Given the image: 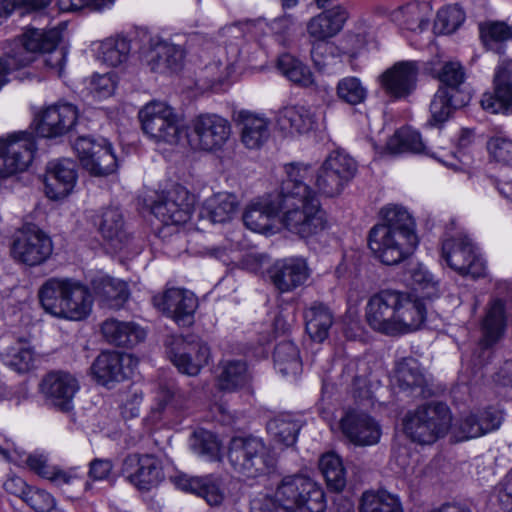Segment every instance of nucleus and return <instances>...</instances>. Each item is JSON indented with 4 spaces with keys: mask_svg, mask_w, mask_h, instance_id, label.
<instances>
[{
    "mask_svg": "<svg viewBox=\"0 0 512 512\" xmlns=\"http://www.w3.org/2000/svg\"><path fill=\"white\" fill-rule=\"evenodd\" d=\"M382 223L375 225V228L389 229L393 233L406 236H417L415 221L410 213L402 206L388 205L381 209Z\"/></svg>",
    "mask_w": 512,
    "mask_h": 512,
    "instance_id": "c03bdc74",
    "label": "nucleus"
},
{
    "mask_svg": "<svg viewBox=\"0 0 512 512\" xmlns=\"http://www.w3.org/2000/svg\"><path fill=\"white\" fill-rule=\"evenodd\" d=\"M336 94L342 102L349 105H358L365 101L367 89L359 78L348 76L339 80L336 87Z\"/></svg>",
    "mask_w": 512,
    "mask_h": 512,
    "instance_id": "052dcab7",
    "label": "nucleus"
},
{
    "mask_svg": "<svg viewBox=\"0 0 512 512\" xmlns=\"http://www.w3.org/2000/svg\"><path fill=\"white\" fill-rule=\"evenodd\" d=\"M481 106L492 114H512L511 63L504 62L496 67L493 77V92L483 94Z\"/></svg>",
    "mask_w": 512,
    "mask_h": 512,
    "instance_id": "b1692460",
    "label": "nucleus"
},
{
    "mask_svg": "<svg viewBox=\"0 0 512 512\" xmlns=\"http://www.w3.org/2000/svg\"><path fill=\"white\" fill-rule=\"evenodd\" d=\"M228 461L238 474L256 478L274 471L276 457L257 437H234L228 449Z\"/></svg>",
    "mask_w": 512,
    "mask_h": 512,
    "instance_id": "39448f33",
    "label": "nucleus"
},
{
    "mask_svg": "<svg viewBox=\"0 0 512 512\" xmlns=\"http://www.w3.org/2000/svg\"><path fill=\"white\" fill-rule=\"evenodd\" d=\"M238 208L239 202L234 194L219 192L204 201L201 215L212 223L223 224L235 217Z\"/></svg>",
    "mask_w": 512,
    "mask_h": 512,
    "instance_id": "e433bc0d",
    "label": "nucleus"
},
{
    "mask_svg": "<svg viewBox=\"0 0 512 512\" xmlns=\"http://www.w3.org/2000/svg\"><path fill=\"white\" fill-rule=\"evenodd\" d=\"M386 148L393 155L406 152L426 153L420 134L408 128L396 131L387 141Z\"/></svg>",
    "mask_w": 512,
    "mask_h": 512,
    "instance_id": "603ef678",
    "label": "nucleus"
},
{
    "mask_svg": "<svg viewBox=\"0 0 512 512\" xmlns=\"http://www.w3.org/2000/svg\"><path fill=\"white\" fill-rule=\"evenodd\" d=\"M77 180L76 163L70 159L51 161L45 175L47 197L58 200L66 197L74 188Z\"/></svg>",
    "mask_w": 512,
    "mask_h": 512,
    "instance_id": "a878e982",
    "label": "nucleus"
},
{
    "mask_svg": "<svg viewBox=\"0 0 512 512\" xmlns=\"http://www.w3.org/2000/svg\"><path fill=\"white\" fill-rule=\"evenodd\" d=\"M118 84L115 73L94 74L90 80V90L99 99L112 96Z\"/></svg>",
    "mask_w": 512,
    "mask_h": 512,
    "instance_id": "338daca9",
    "label": "nucleus"
},
{
    "mask_svg": "<svg viewBox=\"0 0 512 512\" xmlns=\"http://www.w3.org/2000/svg\"><path fill=\"white\" fill-rule=\"evenodd\" d=\"M506 327L505 303L500 298H493L488 303L485 316L481 322V344L485 348L495 345L504 336Z\"/></svg>",
    "mask_w": 512,
    "mask_h": 512,
    "instance_id": "7c9ffc66",
    "label": "nucleus"
},
{
    "mask_svg": "<svg viewBox=\"0 0 512 512\" xmlns=\"http://www.w3.org/2000/svg\"><path fill=\"white\" fill-rule=\"evenodd\" d=\"M90 160H86L83 166L91 175L107 176L117 169V160L112 151V146L107 141L97 150V154Z\"/></svg>",
    "mask_w": 512,
    "mask_h": 512,
    "instance_id": "6e6d98bb",
    "label": "nucleus"
},
{
    "mask_svg": "<svg viewBox=\"0 0 512 512\" xmlns=\"http://www.w3.org/2000/svg\"><path fill=\"white\" fill-rule=\"evenodd\" d=\"M419 243L418 236L393 233L389 229L373 227L368 245L373 254L385 265H396L411 256Z\"/></svg>",
    "mask_w": 512,
    "mask_h": 512,
    "instance_id": "9b49d317",
    "label": "nucleus"
},
{
    "mask_svg": "<svg viewBox=\"0 0 512 512\" xmlns=\"http://www.w3.org/2000/svg\"><path fill=\"white\" fill-rule=\"evenodd\" d=\"M452 424L450 408L442 402H430L409 410L402 420L403 431L413 442L421 445L443 438Z\"/></svg>",
    "mask_w": 512,
    "mask_h": 512,
    "instance_id": "7ed1b4c3",
    "label": "nucleus"
},
{
    "mask_svg": "<svg viewBox=\"0 0 512 512\" xmlns=\"http://www.w3.org/2000/svg\"><path fill=\"white\" fill-rule=\"evenodd\" d=\"M309 277L307 263L302 258H288L277 262L272 282L280 292H290L303 285Z\"/></svg>",
    "mask_w": 512,
    "mask_h": 512,
    "instance_id": "c85d7f7f",
    "label": "nucleus"
},
{
    "mask_svg": "<svg viewBox=\"0 0 512 512\" xmlns=\"http://www.w3.org/2000/svg\"><path fill=\"white\" fill-rule=\"evenodd\" d=\"M286 178L282 181L280 198L301 197L315 194L304 182L310 176L311 167L308 164L292 162L284 165Z\"/></svg>",
    "mask_w": 512,
    "mask_h": 512,
    "instance_id": "4c0bfd02",
    "label": "nucleus"
},
{
    "mask_svg": "<svg viewBox=\"0 0 512 512\" xmlns=\"http://www.w3.org/2000/svg\"><path fill=\"white\" fill-rule=\"evenodd\" d=\"M79 390V382L74 375L62 370H53L43 376L39 391L45 402L61 412L73 409V399Z\"/></svg>",
    "mask_w": 512,
    "mask_h": 512,
    "instance_id": "dca6fc26",
    "label": "nucleus"
},
{
    "mask_svg": "<svg viewBox=\"0 0 512 512\" xmlns=\"http://www.w3.org/2000/svg\"><path fill=\"white\" fill-rule=\"evenodd\" d=\"M340 428L345 438L358 447L375 445L381 437L379 423L362 411H348L340 420Z\"/></svg>",
    "mask_w": 512,
    "mask_h": 512,
    "instance_id": "4be33fe9",
    "label": "nucleus"
},
{
    "mask_svg": "<svg viewBox=\"0 0 512 512\" xmlns=\"http://www.w3.org/2000/svg\"><path fill=\"white\" fill-rule=\"evenodd\" d=\"M282 225L301 239H310L328 228L326 212L316 194L282 198Z\"/></svg>",
    "mask_w": 512,
    "mask_h": 512,
    "instance_id": "20e7f679",
    "label": "nucleus"
},
{
    "mask_svg": "<svg viewBox=\"0 0 512 512\" xmlns=\"http://www.w3.org/2000/svg\"><path fill=\"white\" fill-rule=\"evenodd\" d=\"M43 309L49 314L70 320H82L92 309L88 288L66 279H48L38 292Z\"/></svg>",
    "mask_w": 512,
    "mask_h": 512,
    "instance_id": "f03ea898",
    "label": "nucleus"
},
{
    "mask_svg": "<svg viewBox=\"0 0 512 512\" xmlns=\"http://www.w3.org/2000/svg\"><path fill=\"white\" fill-rule=\"evenodd\" d=\"M5 365L18 373L28 372L33 364V352L21 343L9 347L3 354Z\"/></svg>",
    "mask_w": 512,
    "mask_h": 512,
    "instance_id": "680f3d73",
    "label": "nucleus"
},
{
    "mask_svg": "<svg viewBox=\"0 0 512 512\" xmlns=\"http://www.w3.org/2000/svg\"><path fill=\"white\" fill-rule=\"evenodd\" d=\"M152 302L158 310L172 318L179 326L187 327L193 324L198 301L192 292L171 288L161 295H155Z\"/></svg>",
    "mask_w": 512,
    "mask_h": 512,
    "instance_id": "412c9836",
    "label": "nucleus"
},
{
    "mask_svg": "<svg viewBox=\"0 0 512 512\" xmlns=\"http://www.w3.org/2000/svg\"><path fill=\"white\" fill-rule=\"evenodd\" d=\"M190 447L194 453L213 461L219 458L220 442L217 437L205 429L196 430L190 438Z\"/></svg>",
    "mask_w": 512,
    "mask_h": 512,
    "instance_id": "13d9d810",
    "label": "nucleus"
},
{
    "mask_svg": "<svg viewBox=\"0 0 512 512\" xmlns=\"http://www.w3.org/2000/svg\"><path fill=\"white\" fill-rule=\"evenodd\" d=\"M360 512H403V510L396 496L379 491L363 493Z\"/></svg>",
    "mask_w": 512,
    "mask_h": 512,
    "instance_id": "5fc2aeb1",
    "label": "nucleus"
},
{
    "mask_svg": "<svg viewBox=\"0 0 512 512\" xmlns=\"http://www.w3.org/2000/svg\"><path fill=\"white\" fill-rule=\"evenodd\" d=\"M426 314V306L418 297L391 289L382 290L371 296L365 307L368 325L386 335L418 330L425 322Z\"/></svg>",
    "mask_w": 512,
    "mask_h": 512,
    "instance_id": "f257e3e1",
    "label": "nucleus"
},
{
    "mask_svg": "<svg viewBox=\"0 0 512 512\" xmlns=\"http://www.w3.org/2000/svg\"><path fill=\"white\" fill-rule=\"evenodd\" d=\"M276 124L286 134H305L314 129L316 117L305 106H287L278 111Z\"/></svg>",
    "mask_w": 512,
    "mask_h": 512,
    "instance_id": "72a5a7b5",
    "label": "nucleus"
},
{
    "mask_svg": "<svg viewBox=\"0 0 512 512\" xmlns=\"http://www.w3.org/2000/svg\"><path fill=\"white\" fill-rule=\"evenodd\" d=\"M166 345L170 361L179 372L189 376L198 375L211 358L210 347L196 335L171 336Z\"/></svg>",
    "mask_w": 512,
    "mask_h": 512,
    "instance_id": "6e6552de",
    "label": "nucleus"
},
{
    "mask_svg": "<svg viewBox=\"0 0 512 512\" xmlns=\"http://www.w3.org/2000/svg\"><path fill=\"white\" fill-rule=\"evenodd\" d=\"M61 37V30L58 28L48 31L30 29L21 38L9 41L5 54L15 61L16 66L25 67L34 60L35 53L53 50Z\"/></svg>",
    "mask_w": 512,
    "mask_h": 512,
    "instance_id": "ddd939ff",
    "label": "nucleus"
},
{
    "mask_svg": "<svg viewBox=\"0 0 512 512\" xmlns=\"http://www.w3.org/2000/svg\"><path fill=\"white\" fill-rule=\"evenodd\" d=\"M438 79L443 84L439 88H446L450 93L456 94L459 97L469 95L461 89L466 79V73L460 62H446L438 72Z\"/></svg>",
    "mask_w": 512,
    "mask_h": 512,
    "instance_id": "4d7b16f0",
    "label": "nucleus"
},
{
    "mask_svg": "<svg viewBox=\"0 0 512 512\" xmlns=\"http://www.w3.org/2000/svg\"><path fill=\"white\" fill-rule=\"evenodd\" d=\"M190 142L201 151L217 152L224 148L231 137L230 122L215 113H202L191 120Z\"/></svg>",
    "mask_w": 512,
    "mask_h": 512,
    "instance_id": "9d476101",
    "label": "nucleus"
},
{
    "mask_svg": "<svg viewBox=\"0 0 512 512\" xmlns=\"http://www.w3.org/2000/svg\"><path fill=\"white\" fill-rule=\"evenodd\" d=\"M171 480L177 488L202 497L210 506H220L226 498L221 479L213 475L189 476L178 474L173 476Z\"/></svg>",
    "mask_w": 512,
    "mask_h": 512,
    "instance_id": "393cba45",
    "label": "nucleus"
},
{
    "mask_svg": "<svg viewBox=\"0 0 512 512\" xmlns=\"http://www.w3.org/2000/svg\"><path fill=\"white\" fill-rule=\"evenodd\" d=\"M142 130L156 142L176 144L181 137V121L174 108L161 101H151L138 113Z\"/></svg>",
    "mask_w": 512,
    "mask_h": 512,
    "instance_id": "0eeeda50",
    "label": "nucleus"
},
{
    "mask_svg": "<svg viewBox=\"0 0 512 512\" xmlns=\"http://www.w3.org/2000/svg\"><path fill=\"white\" fill-rule=\"evenodd\" d=\"M282 198L279 196L262 198L247 206L243 222L251 231L268 234L273 230V220L281 212Z\"/></svg>",
    "mask_w": 512,
    "mask_h": 512,
    "instance_id": "bb28decb",
    "label": "nucleus"
},
{
    "mask_svg": "<svg viewBox=\"0 0 512 512\" xmlns=\"http://www.w3.org/2000/svg\"><path fill=\"white\" fill-rule=\"evenodd\" d=\"M186 400L185 394L174 384H160L155 404L151 408V417L154 421L170 419L184 407Z\"/></svg>",
    "mask_w": 512,
    "mask_h": 512,
    "instance_id": "c9c22d12",
    "label": "nucleus"
},
{
    "mask_svg": "<svg viewBox=\"0 0 512 512\" xmlns=\"http://www.w3.org/2000/svg\"><path fill=\"white\" fill-rule=\"evenodd\" d=\"M480 38L487 49L499 52L500 45L512 38V28L504 22L480 24Z\"/></svg>",
    "mask_w": 512,
    "mask_h": 512,
    "instance_id": "bf43d9fd",
    "label": "nucleus"
},
{
    "mask_svg": "<svg viewBox=\"0 0 512 512\" xmlns=\"http://www.w3.org/2000/svg\"><path fill=\"white\" fill-rule=\"evenodd\" d=\"M309 477L303 475L285 476L278 484L275 497L280 505L288 512H297L299 500L303 499V492L306 493L309 487L306 484Z\"/></svg>",
    "mask_w": 512,
    "mask_h": 512,
    "instance_id": "79ce46f5",
    "label": "nucleus"
},
{
    "mask_svg": "<svg viewBox=\"0 0 512 512\" xmlns=\"http://www.w3.org/2000/svg\"><path fill=\"white\" fill-rule=\"evenodd\" d=\"M103 337L119 347H133L145 339V331L134 322L106 319L101 325Z\"/></svg>",
    "mask_w": 512,
    "mask_h": 512,
    "instance_id": "473e14b6",
    "label": "nucleus"
},
{
    "mask_svg": "<svg viewBox=\"0 0 512 512\" xmlns=\"http://www.w3.org/2000/svg\"><path fill=\"white\" fill-rule=\"evenodd\" d=\"M35 141L30 133L18 132L0 141V178L24 172L33 160Z\"/></svg>",
    "mask_w": 512,
    "mask_h": 512,
    "instance_id": "4468645a",
    "label": "nucleus"
},
{
    "mask_svg": "<svg viewBox=\"0 0 512 512\" xmlns=\"http://www.w3.org/2000/svg\"><path fill=\"white\" fill-rule=\"evenodd\" d=\"M465 20V14L458 5L440 9L436 17V25L444 33L454 32Z\"/></svg>",
    "mask_w": 512,
    "mask_h": 512,
    "instance_id": "69168bd1",
    "label": "nucleus"
},
{
    "mask_svg": "<svg viewBox=\"0 0 512 512\" xmlns=\"http://www.w3.org/2000/svg\"><path fill=\"white\" fill-rule=\"evenodd\" d=\"M306 487H309L303 492V499L299 500L297 512H324L326 509V498L323 489L309 478Z\"/></svg>",
    "mask_w": 512,
    "mask_h": 512,
    "instance_id": "e2e57ef3",
    "label": "nucleus"
},
{
    "mask_svg": "<svg viewBox=\"0 0 512 512\" xmlns=\"http://www.w3.org/2000/svg\"><path fill=\"white\" fill-rule=\"evenodd\" d=\"M23 500L35 512H50L55 507V499L50 493L33 487L27 489Z\"/></svg>",
    "mask_w": 512,
    "mask_h": 512,
    "instance_id": "774afa93",
    "label": "nucleus"
},
{
    "mask_svg": "<svg viewBox=\"0 0 512 512\" xmlns=\"http://www.w3.org/2000/svg\"><path fill=\"white\" fill-rule=\"evenodd\" d=\"M349 17L344 7H331L311 17L306 24L309 40H327L337 36Z\"/></svg>",
    "mask_w": 512,
    "mask_h": 512,
    "instance_id": "cd10ccee",
    "label": "nucleus"
},
{
    "mask_svg": "<svg viewBox=\"0 0 512 512\" xmlns=\"http://www.w3.org/2000/svg\"><path fill=\"white\" fill-rule=\"evenodd\" d=\"M184 52L180 46L159 38H150L141 48V61L151 72L167 74L181 69Z\"/></svg>",
    "mask_w": 512,
    "mask_h": 512,
    "instance_id": "aec40b11",
    "label": "nucleus"
},
{
    "mask_svg": "<svg viewBox=\"0 0 512 512\" xmlns=\"http://www.w3.org/2000/svg\"><path fill=\"white\" fill-rule=\"evenodd\" d=\"M266 428L275 442L289 447L296 442L301 426L292 415L282 413L270 419Z\"/></svg>",
    "mask_w": 512,
    "mask_h": 512,
    "instance_id": "49530a36",
    "label": "nucleus"
},
{
    "mask_svg": "<svg viewBox=\"0 0 512 512\" xmlns=\"http://www.w3.org/2000/svg\"><path fill=\"white\" fill-rule=\"evenodd\" d=\"M122 474L138 490L149 491L164 478L161 461L150 454H130L125 457Z\"/></svg>",
    "mask_w": 512,
    "mask_h": 512,
    "instance_id": "a211bd4d",
    "label": "nucleus"
},
{
    "mask_svg": "<svg viewBox=\"0 0 512 512\" xmlns=\"http://www.w3.org/2000/svg\"><path fill=\"white\" fill-rule=\"evenodd\" d=\"M357 163L348 154L336 150L331 152L317 171L315 184L328 197L339 195L354 178Z\"/></svg>",
    "mask_w": 512,
    "mask_h": 512,
    "instance_id": "1a4fd4ad",
    "label": "nucleus"
},
{
    "mask_svg": "<svg viewBox=\"0 0 512 512\" xmlns=\"http://www.w3.org/2000/svg\"><path fill=\"white\" fill-rule=\"evenodd\" d=\"M9 252L16 263L35 267L42 265L51 257L53 242L38 226L25 224L14 232Z\"/></svg>",
    "mask_w": 512,
    "mask_h": 512,
    "instance_id": "423d86ee",
    "label": "nucleus"
},
{
    "mask_svg": "<svg viewBox=\"0 0 512 512\" xmlns=\"http://www.w3.org/2000/svg\"><path fill=\"white\" fill-rule=\"evenodd\" d=\"M469 100V95L459 97L450 93L446 88H439L430 103L431 119L429 124L439 125L444 123L451 116L454 109L465 106Z\"/></svg>",
    "mask_w": 512,
    "mask_h": 512,
    "instance_id": "a19ab883",
    "label": "nucleus"
},
{
    "mask_svg": "<svg viewBox=\"0 0 512 512\" xmlns=\"http://www.w3.org/2000/svg\"><path fill=\"white\" fill-rule=\"evenodd\" d=\"M407 281L412 289L421 293V298L432 299L439 294L438 282L434 276L421 263L411 264L407 272Z\"/></svg>",
    "mask_w": 512,
    "mask_h": 512,
    "instance_id": "de8ad7c7",
    "label": "nucleus"
},
{
    "mask_svg": "<svg viewBox=\"0 0 512 512\" xmlns=\"http://www.w3.org/2000/svg\"><path fill=\"white\" fill-rule=\"evenodd\" d=\"M306 331L312 340L323 342L334 323L330 308L322 302H313L304 311Z\"/></svg>",
    "mask_w": 512,
    "mask_h": 512,
    "instance_id": "58836bf2",
    "label": "nucleus"
},
{
    "mask_svg": "<svg viewBox=\"0 0 512 512\" xmlns=\"http://www.w3.org/2000/svg\"><path fill=\"white\" fill-rule=\"evenodd\" d=\"M442 257L451 269L463 276L479 278L485 274V263L472 240L459 235L443 241Z\"/></svg>",
    "mask_w": 512,
    "mask_h": 512,
    "instance_id": "f8f14e48",
    "label": "nucleus"
},
{
    "mask_svg": "<svg viewBox=\"0 0 512 512\" xmlns=\"http://www.w3.org/2000/svg\"><path fill=\"white\" fill-rule=\"evenodd\" d=\"M92 290L99 304L109 309H120L130 294L125 281L110 276L95 278Z\"/></svg>",
    "mask_w": 512,
    "mask_h": 512,
    "instance_id": "2f4dec72",
    "label": "nucleus"
},
{
    "mask_svg": "<svg viewBox=\"0 0 512 512\" xmlns=\"http://www.w3.org/2000/svg\"><path fill=\"white\" fill-rule=\"evenodd\" d=\"M487 150L491 159L503 165H512V139L497 135L487 142Z\"/></svg>",
    "mask_w": 512,
    "mask_h": 512,
    "instance_id": "0e129e2a",
    "label": "nucleus"
},
{
    "mask_svg": "<svg viewBox=\"0 0 512 512\" xmlns=\"http://www.w3.org/2000/svg\"><path fill=\"white\" fill-rule=\"evenodd\" d=\"M131 361L130 356H122L116 352H103L93 362L92 372L103 385L119 382L127 377L124 362Z\"/></svg>",
    "mask_w": 512,
    "mask_h": 512,
    "instance_id": "ea45409f",
    "label": "nucleus"
},
{
    "mask_svg": "<svg viewBox=\"0 0 512 512\" xmlns=\"http://www.w3.org/2000/svg\"><path fill=\"white\" fill-rule=\"evenodd\" d=\"M219 369L217 387L221 391H237L244 388L250 381L247 365L241 360L223 362Z\"/></svg>",
    "mask_w": 512,
    "mask_h": 512,
    "instance_id": "37998d69",
    "label": "nucleus"
},
{
    "mask_svg": "<svg viewBox=\"0 0 512 512\" xmlns=\"http://www.w3.org/2000/svg\"><path fill=\"white\" fill-rule=\"evenodd\" d=\"M277 66L284 76L299 86L310 87L314 84L310 68L290 54L281 55Z\"/></svg>",
    "mask_w": 512,
    "mask_h": 512,
    "instance_id": "3c124183",
    "label": "nucleus"
},
{
    "mask_svg": "<svg viewBox=\"0 0 512 512\" xmlns=\"http://www.w3.org/2000/svg\"><path fill=\"white\" fill-rule=\"evenodd\" d=\"M319 468L330 490L340 492L345 488L346 470L342 459L337 454L329 452L322 455L319 460Z\"/></svg>",
    "mask_w": 512,
    "mask_h": 512,
    "instance_id": "09e8293b",
    "label": "nucleus"
},
{
    "mask_svg": "<svg viewBox=\"0 0 512 512\" xmlns=\"http://www.w3.org/2000/svg\"><path fill=\"white\" fill-rule=\"evenodd\" d=\"M395 377L400 389L409 391L413 397H425L427 380L417 359L405 357L398 361Z\"/></svg>",
    "mask_w": 512,
    "mask_h": 512,
    "instance_id": "f704fd0d",
    "label": "nucleus"
},
{
    "mask_svg": "<svg viewBox=\"0 0 512 512\" xmlns=\"http://www.w3.org/2000/svg\"><path fill=\"white\" fill-rule=\"evenodd\" d=\"M232 120L240 131V140L248 149H259L270 137V120L264 114L235 109Z\"/></svg>",
    "mask_w": 512,
    "mask_h": 512,
    "instance_id": "5701e85b",
    "label": "nucleus"
},
{
    "mask_svg": "<svg viewBox=\"0 0 512 512\" xmlns=\"http://www.w3.org/2000/svg\"><path fill=\"white\" fill-rule=\"evenodd\" d=\"M79 112L75 105L57 102L41 109L35 116L36 132L43 138H58L76 125Z\"/></svg>",
    "mask_w": 512,
    "mask_h": 512,
    "instance_id": "2eb2a0df",
    "label": "nucleus"
},
{
    "mask_svg": "<svg viewBox=\"0 0 512 512\" xmlns=\"http://www.w3.org/2000/svg\"><path fill=\"white\" fill-rule=\"evenodd\" d=\"M418 73L417 62H396L379 76L380 87L394 101L405 99L416 89Z\"/></svg>",
    "mask_w": 512,
    "mask_h": 512,
    "instance_id": "6ab92c4d",
    "label": "nucleus"
},
{
    "mask_svg": "<svg viewBox=\"0 0 512 512\" xmlns=\"http://www.w3.org/2000/svg\"><path fill=\"white\" fill-rule=\"evenodd\" d=\"M131 50L130 41L124 37H110L101 42L100 59L109 66L117 67L125 63Z\"/></svg>",
    "mask_w": 512,
    "mask_h": 512,
    "instance_id": "864d4df0",
    "label": "nucleus"
},
{
    "mask_svg": "<svg viewBox=\"0 0 512 512\" xmlns=\"http://www.w3.org/2000/svg\"><path fill=\"white\" fill-rule=\"evenodd\" d=\"M392 19L401 29L422 31L429 22L428 6L417 2L406 4L392 13Z\"/></svg>",
    "mask_w": 512,
    "mask_h": 512,
    "instance_id": "a18cd8bd",
    "label": "nucleus"
},
{
    "mask_svg": "<svg viewBox=\"0 0 512 512\" xmlns=\"http://www.w3.org/2000/svg\"><path fill=\"white\" fill-rule=\"evenodd\" d=\"M274 364L284 376L296 375L301 371L302 363L297 346L291 341H283L274 349Z\"/></svg>",
    "mask_w": 512,
    "mask_h": 512,
    "instance_id": "8fccbe9b",
    "label": "nucleus"
},
{
    "mask_svg": "<svg viewBox=\"0 0 512 512\" xmlns=\"http://www.w3.org/2000/svg\"><path fill=\"white\" fill-rule=\"evenodd\" d=\"M151 211L165 225L185 224L192 215L193 196L186 188L175 186L154 202Z\"/></svg>",
    "mask_w": 512,
    "mask_h": 512,
    "instance_id": "f3484780",
    "label": "nucleus"
},
{
    "mask_svg": "<svg viewBox=\"0 0 512 512\" xmlns=\"http://www.w3.org/2000/svg\"><path fill=\"white\" fill-rule=\"evenodd\" d=\"M99 231L115 251L123 250L132 238L131 233L127 230L123 213L117 207H108L103 211Z\"/></svg>",
    "mask_w": 512,
    "mask_h": 512,
    "instance_id": "c756f323",
    "label": "nucleus"
}]
</instances>
